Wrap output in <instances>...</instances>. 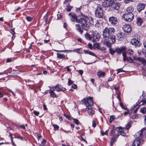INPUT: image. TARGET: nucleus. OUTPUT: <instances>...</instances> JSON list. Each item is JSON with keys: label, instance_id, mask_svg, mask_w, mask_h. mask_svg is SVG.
<instances>
[{"label": "nucleus", "instance_id": "nucleus-1", "mask_svg": "<svg viewBox=\"0 0 146 146\" xmlns=\"http://www.w3.org/2000/svg\"><path fill=\"white\" fill-rule=\"evenodd\" d=\"M115 32L114 29L111 27H105L104 29L102 42L104 45L110 47L111 44L115 42V36L113 35Z\"/></svg>", "mask_w": 146, "mask_h": 146}, {"label": "nucleus", "instance_id": "nucleus-2", "mask_svg": "<svg viewBox=\"0 0 146 146\" xmlns=\"http://www.w3.org/2000/svg\"><path fill=\"white\" fill-rule=\"evenodd\" d=\"M76 22L80 24L82 29L86 30L88 29L90 25L93 23L92 19L90 17L80 18L76 20Z\"/></svg>", "mask_w": 146, "mask_h": 146}, {"label": "nucleus", "instance_id": "nucleus-3", "mask_svg": "<svg viewBox=\"0 0 146 146\" xmlns=\"http://www.w3.org/2000/svg\"><path fill=\"white\" fill-rule=\"evenodd\" d=\"M130 127V124L128 123L125 126V128H122L121 127H119L117 128V131L122 136H126V132H127V129H129Z\"/></svg>", "mask_w": 146, "mask_h": 146}, {"label": "nucleus", "instance_id": "nucleus-4", "mask_svg": "<svg viewBox=\"0 0 146 146\" xmlns=\"http://www.w3.org/2000/svg\"><path fill=\"white\" fill-rule=\"evenodd\" d=\"M103 10L101 6L97 7L95 11V14L96 17L99 18H102L103 16Z\"/></svg>", "mask_w": 146, "mask_h": 146}, {"label": "nucleus", "instance_id": "nucleus-5", "mask_svg": "<svg viewBox=\"0 0 146 146\" xmlns=\"http://www.w3.org/2000/svg\"><path fill=\"white\" fill-rule=\"evenodd\" d=\"M123 17L125 21L130 22L133 19L134 15L132 13H126L123 15Z\"/></svg>", "mask_w": 146, "mask_h": 146}, {"label": "nucleus", "instance_id": "nucleus-6", "mask_svg": "<svg viewBox=\"0 0 146 146\" xmlns=\"http://www.w3.org/2000/svg\"><path fill=\"white\" fill-rule=\"evenodd\" d=\"M92 38L93 39L92 41L93 42L99 40L100 36V35L96 31L91 32Z\"/></svg>", "mask_w": 146, "mask_h": 146}, {"label": "nucleus", "instance_id": "nucleus-7", "mask_svg": "<svg viewBox=\"0 0 146 146\" xmlns=\"http://www.w3.org/2000/svg\"><path fill=\"white\" fill-rule=\"evenodd\" d=\"M86 102V101L85 102V105L86 106L85 110L88 112L89 115L92 116L95 113V111L92 109V106H88L89 104Z\"/></svg>", "mask_w": 146, "mask_h": 146}, {"label": "nucleus", "instance_id": "nucleus-8", "mask_svg": "<svg viewBox=\"0 0 146 146\" xmlns=\"http://www.w3.org/2000/svg\"><path fill=\"white\" fill-rule=\"evenodd\" d=\"M113 2V0H106L103 2L102 6L104 7H108L111 6Z\"/></svg>", "mask_w": 146, "mask_h": 146}, {"label": "nucleus", "instance_id": "nucleus-9", "mask_svg": "<svg viewBox=\"0 0 146 146\" xmlns=\"http://www.w3.org/2000/svg\"><path fill=\"white\" fill-rule=\"evenodd\" d=\"M93 98L91 97H89L87 98L84 99L82 100V101L84 103V105H85V102H86L87 103L89 104L88 106H91L90 105H92L93 104Z\"/></svg>", "mask_w": 146, "mask_h": 146}, {"label": "nucleus", "instance_id": "nucleus-10", "mask_svg": "<svg viewBox=\"0 0 146 146\" xmlns=\"http://www.w3.org/2000/svg\"><path fill=\"white\" fill-rule=\"evenodd\" d=\"M145 134H146V129L145 128H143L140 131L135 134L137 138H141V136Z\"/></svg>", "mask_w": 146, "mask_h": 146}, {"label": "nucleus", "instance_id": "nucleus-11", "mask_svg": "<svg viewBox=\"0 0 146 146\" xmlns=\"http://www.w3.org/2000/svg\"><path fill=\"white\" fill-rule=\"evenodd\" d=\"M123 29L125 32L127 33H130L132 30V27L130 25L125 24L123 26Z\"/></svg>", "mask_w": 146, "mask_h": 146}, {"label": "nucleus", "instance_id": "nucleus-12", "mask_svg": "<svg viewBox=\"0 0 146 146\" xmlns=\"http://www.w3.org/2000/svg\"><path fill=\"white\" fill-rule=\"evenodd\" d=\"M131 43L135 46H139V41L138 38L135 37L132 39L131 40Z\"/></svg>", "mask_w": 146, "mask_h": 146}, {"label": "nucleus", "instance_id": "nucleus-13", "mask_svg": "<svg viewBox=\"0 0 146 146\" xmlns=\"http://www.w3.org/2000/svg\"><path fill=\"white\" fill-rule=\"evenodd\" d=\"M109 19L110 23L113 25H116L117 23V18L115 17H110Z\"/></svg>", "mask_w": 146, "mask_h": 146}, {"label": "nucleus", "instance_id": "nucleus-14", "mask_svg": "<svg viewBox=\"0 0 146 146\" xmlns=\"http://www.w3.org/2000/svg\"><path fill=\"white\" fill-rule=\"evenodd\" d=\"M68 15L72 21H76V20H78L77 19V16L74 13H69Z\"/></svg>", "mask_w": 146, "mask_h": 146}, {"label": "nucleus", "instance_id": "nucleus-15", "mask_svg": "<svg viewBox=\"0 0 146 146\" xmlns=\"http://www.w3.org/2000/svg\"><path fill=\"white\" fill-rule=\"evenodd\" d=\"M125 46H122L119 48H115V50L117 53L120 54L121 53L123 52L125 50Z\"/></svg>", "mask_w": 146, "mask_h": 146}, {"label": "nucleus", "instance_id": "nucleus-16", "mask_svg": "<svg viewBox=\"0 0 146 146\" xmlns=\"http://www.w3.org/2000/svg\"><path fill=\"white\" fill-rule=\"evenodd\" d=\"M140 138L141 137H139L138 139H135L132 143V146H139V145L141 141H142Z\"/></svg>", "mask_w": 146, "mask_h": 146}, {"label": "nucleus", "instance_id": "nucleus-17", "mask_svg": "<svg viewBox=\"0 0 146 146\" xmlns=\"http://www.w3.org/2000/svg\"><path fill=\"white\" fill-rule=\"evenodd\" d=\"M145 5L142 3L139 4L137 6V9L139 12H140L142 10L144 9Z\"/></svg>", "mask_w": 146, "mask_h": 146}, {"label": "nucleus", "instance_id": "nucleus-18", "mask_svg": "<svg viewBox=\"0 0 146 146\" xmlns=\"http://www.w3.org/2000/svg\"><path fill=\"white\" fill-rule=\"evenodd\" d=\"M111 6L112 9L113 10H118L119 9V3H113Z\"/></svg>", "mask_w": 146, "mask_h": 146}, {"label": "nucleus", "instance_id": "nucleus-19", "mask_svg": "<svg viewBox=\"0 0 146 146\" xmlns=\"http://www.w3.org/2000/svg\"><path fill=\"white\" fill-rule=\"evenodd\" d=\"M118 135H113L111 138L110 142V145L112 146L113 144L116 141Z\"/></svg>", "mask_w": 146, "mask_h": 146}, {"label": "nucleus", "instance_id": "nucleus-20", "mask_svg": "<svg viewBox=\"0 0 146 146\" xmlns=\"http://www.w3.org/2000/svg\"><path fill=\"white\" fill-rule=\"evenodd\" d=\"M146 104V99H143L140 101L137 102V104L139 106L145 104Z\"/></svg>", "mask_w": 146, "mask_h": 146}, {"label": "nucleus", "instance_id": "nucleus-21", "mask_svg": "<svg viewBox=\"0 0 146 146\" xmlns=\"http://www.w3.org/2000/svg\"><path fill=\"white\" fill-rule=\"evenodd\" d=\"M66 90V89L65 88H63L62 86L59 84V87H57V88H56V91L58 92L60 91L64 92V91H65Z\"/></svg>", "mask_w": 146, "mask_h": 146}, {"label": "nucleus", "instance_id": "nucleus-22", "mask_svg": "<svg viewBox=\"0 0 146 146\" xmlns=\"http://www.w3.org/2000/svg\"><path fill=\"white\" fill-rule=\"evenodd\" d=\"M105 74V72L101 70H100L97 72V75L99 77H102L104 76Z\"/></svg>", "mask_w": 146, "mask_h": 146}, {"label": "nucleus", "instance_id": "nucleus-23", "mask_svg": "<svg viewBox=\"0 0 146 146\" xmlns=\"http://www.w3.org/2000/svg\"><path fill=\"white\" fill-rule=\"evenodd\" d=\"M143 22V21L141 18H138L137 19L136 23L138 26H141Z\"/></svg>", "mask_w": 146, "mask_h": 146}, {"label": "nucleus", "instance_id": "nucleus-24", "mask_svg": "<svg viewBox=\"0 0 146 146\" xmlns=\"http://www.w3.org/2000/svg\"><path fill=\"white\" fill-rule=\"evenodd\" d=\"M133 11V8L131 6L128 7L126 9L127 13H132V12Z\"/></svg>", "mask_w": 146, "mask_h": 146}, {"label": "nucleus", "instance_id": "nucleus-25", "mask_svg": "<svg viewBox=\"0 0 146 146\" xmlns=\"http://www.w3.org/2000/svg\"><path fill=\"white\" fill-rule=\"evenodd\" d=\"M49 92L50 94V96L52 98L56 97V95L55 93L53 92V90H49Z\"/></svg>", "mask_w": 146, "mask_h": 146}, {"label": "nucleus", "instance_id": "nucleus-26", "mask_svg": "<svg viewBox=\"0 0 146 146\" xmlns=\"http://www.w3.org/2000/svg\"><path fill=\"white\" fill-rule=\"evenodd\" d=\"M76 26V28L77 30L79 32H80L81 33H82L83 31L81 30L80 29V26L81 25H80V24H76L75 25Z\"/></svg>", "mask_w": 146, "mask_h": 146}, {"label": "nucleus", "instance_id": "nucleus-27", "mask_svg": "<svg viewBox=\"0 0 146 146\" xmlns=\"http://www.w3.org/2000/svg\"><path fill=\"white\" fill-rule=\"evenodd\" d=\"M57 58L60 59L64 58L65 57V55L64 54L57 53Z\"/></svg>", "mask_w": 146, "mask_h": 146}, {"label": "nucleus", "instance_id": "nucleus-28", "mask_svg": "<svg viewBox=\"0 0 146 146\" xmlns=\"http://www.w3.org/2000/svg\"><path fill=\"white\" fill-rule=\"evenodd\" d=\"M85 37L88 40H91L92 37L90 36V35L88 33H86L84 35Z\"/></svg>", "mask_w": 146, "mask_h": 146}, {"label": "nucleus", "instance_id": "nucleus-29", "mask_svg": "<svg viewBox=\"0 0 146 146\" xmlns=\"http://www.w3.org/2000/svg\"><path fill=\"white\" fill-rule=\"evenodd\" d=\"M116 52V50H115H115H114L113 49L111 48H110L109 49L110 53L112 55H113L114 53H115Z\"/></svg>", "mask_w": 146, "mask_h": 146}, {"label": "nucleus", "instance_id": "nucleus-30", "mask_svg": "<svg viewBox=\"0 0 146 146\" xmlns=\"http://www.w3.org/2000/svg\"><path fill=\"white\" fill-rule=\"evenodd\" d=\"M117 36L118 39H120L121 40V39L123 38V36L122 35V33H119L117 35Z\"/></svg>", "mask_w": 146, "mask_h": 146}, {"label": "nucleus", "instance_id": "nucleus-31", "mask_svg": "<svg viewBox=\"0 0 146 146\" xmlns=\"http://www.w3.org/2000/svg\"><path fill=\"white\" fill-rule=\"evenodd\" d=\"M72 6H71L69 4L67 6L66 9L67 11L69 12L72 9Z\"/></svg>", "mask_w": 146, "mask_h": 146}, {"label": "nucleus", "instance_id": "nucleus-32", "mask_svg": "<svg viewBox=\"0 0 146 146\" xmlns=\"http://www.w3.org/2000/svg\"><path fill=\"white\" fill-rule=\"evenodd\" d=\"M46 141L44 139L42 140L41 144H39V146H44L46 142Z\"/></svg>", "mask_w": 146, "mask_h": 146}, {"label": "nucleus", "instance_id": "nucleus-33", "mask_svg": "<svg viewBox=\"0 0 146 146\" xmlns=\"http://www.w3.org/2000/svg\"><path fill=\"white\" fill-rule=\"evenodd\" d=\"M134 53V51L131 49H129L127 51V53L129 55H132Z\"/></svg>", "mask_w": 146, "mask_h": 146}, {"label": "nucleus", "instance_id": "nucleus-34", "mask_svg": "<svg viewBox=\"0 0 146 146\" xmlns=\"http://www.w3.org/2000/svg\"><path fill=\"white\" fill-rule=\"evenodd\" d=\"M141 112L143 114H145L146 113V108H142L140 110Z\"/></svg>", "mask_w": 146, "mask_h": 146}, {"label": "nucleus", "instance_id": "nucleus-35", "mask_svg": "<svg viewBox=\"0 0 146 146\" xmlns=\"http://www.w3.org/2000/svg\"><path fill=\"white\" fill-rule=\"evenodd\" d=\"M59 84H57L55 86H54V87L53 86H52V87H51L50 88V90H53V91L55 90V89H56V88H57V87H59Z\"/></svg>", "mask_w": 146, "mask_h": 146}, {"label": "nucleus", "instance_id": "nucleus-36", "mask_svg": "<svg viewBox=\"0 0 146 146\" xmlns=\"http://www.w3.org/2000/svg\"><path fill=\"white\" fill-rule=\"evenodd\" d=\"M126 60L128 62L130 63L132 62L133 61V59L130 57H127L126 58Z\"/></svg>", "mask_w": 146, "mask_h": 146}, {"label": "nucleus", "instance_id": "nucleus-37", "mask_svg": "<svg viewBox=\"0 0 146 146\" xmlns=\"http://www.w3.org/2000/svg\"><path fill=\"white\" fill-rule=\"evenodd\" d=\"M115 117L114 116H111L110 117V121L111 123L112 121H113L115 119Z\"/></svg>", "mask_w": 146, "mask_h": 146}, {"label": "nucleus", "instance_id": "nucleus-38", "mask_svg": "<svg viewBox=\"0 0 146 146\" xmlns=\"http://www.w3.org/2000/svg\"><path fill=\"white\" fill-rule=\"evenodd\" d=\"M73 83V82L72 81L70 78H68V84L69 86L70 85Z\"/></svg>", "mask_w": 146, "mask_h": 146}, {"label": "nucleus", "instance_id": "nucleus-39", "mask_svg": "<svg viewBox=\"0 0 146 146\" xmlns=\"http://www.w3.org/2000/svg\"><path fill=\"white\" fill-rule=\"evenodd\" d=\"M138 114H135V115H133V116H131V118L133 119H137L138 118Z\"/></svg>", "mask_w": 146, "mask_h": 146}, {"label": "nucleus", "instance_id": "nucleus-40", "mask_svg": "<svg viewBox=\"0 0 146 146\" xmlns=\"http://www.w3.org/2000/svg\"><path fill=\"white\" fill-rule=\"evenodd\" d=\"M55 130H57L59 128V126L57 125L54 124L53 125Z\"/></svg>", "mask_w": 146, "mask_h": 146}, {"label": "nucleus", "instance_id": "nucleus-41", "mask_svg": "<svg viewBox=\"0 0 146 146\" xmlns=\"http://www.w3.org/2000/svg\"><path fill=\"white\" fill-rule=\"evenodd\" d=\"M120 105L121 106V107L123 109L125 110H127V109L124 106V105L123 104L121 103H120Z\"/></svg>", "mask_w": 146, "mask_h": 146}, {"label": "nucleus", "instance_id": "nucleus-42", "mask_svg": "<svg viewBox=\"0 0 146 146\" xmlns=\"http://www.w3.org/2000/svg\"><path fill=\"white\" fill-rule=\"evenodd\" d=\"M27 20L28 21H31L32 20V18L30 17L27 16L26 17Z\"/></svg>", "mask_w": 146, "mask_h": 146}, {"label": "nucleus", "instance_id": "nucleus-43", "mask_svg": "<svg viewBox=\"0 0 146 146\" xmlns=\"http://www.w3.org/2000/svg\"><path fill=\"white\" fill-rule=\"evenodd\" d=\"M73 120L74 121V123H75L77 125H78L79 124V122L78 121V120H77L76 119H74Z\"/></svg>", "mask_w": 146, "mask_h": 146}, {"label": "nucleus", "instance_id": "nucleus-44", "mask_svg": "<svg viewBox=\"0 0 146 146\" xmlns=\"http://www.w3.org/2000/svg\"><path fill=\"white\" fill-rule=\"evenodd\" d=\"M99 49L102 51H104L106 50V48L104 47H99Z\"/></svg>", "mask_w": 146, "mask_h": 146}, {"label": "nucleus", "instance_id": "nucleus-45", "mask_svg": "<svg viewBox=\"0 0 146 146\" xmlns=\"http://www.w3.org/2000/svg\"><path fill=\"white\" fill-rule=\"evenodd\" d=\"M80 50H81L80 48H78V49H76L75 50H73V51L74 52H77L78 53H80Z\"/></svg>", "mask_w": 146, "mask_h": 146}, {"label": "nucleus", "instance_id": "nucleus-46", "mask_svg": "<svg viewBox=\"0 0 146 146\" xmlns=\"http://www.w3.org/2000/svg\"><path fill=\"white\" fill-rule=\"evenodd\" d=\"M140 62L143 64H146V60L143 58H142Z\"/></svg>", "mask_w": 146, "mask_h": 146}, {"label": "nucleus", "instance_id": "nucleus-47", "mask_svg": "<svg viewBox=\"0 0 146 146\" xmlns=\"http://www.w3.org/2000/svg\"><path fill=\"white\" fill-rule=\"evenodd\" d=\"M108 130H107L106 131H105V132H102L101 133V134L102 135H106L108 134Z\"/></svg>", "mask_w": 146, "mask_h": 146}, {"label": "nucleus", "instance_id": "nucleus-48", "mask_svg": "<svg viewBox=\"0 0 146 146\" xmlns=\"http://www.w3.org/2000/svg\"><path fill=\"white\" fill-rule=\"evenodd\" d=\"M95 26L96 27H99L100 26V24L98 23V21H96V24H95Z\"/></svg>", "mask_w": 146, "mask_h": 146}, {"label": "nucleus", "instance_id": "nucleus-49", "mask_svg": "<svg viewBox=\"0 0 146 146\" xmlns=\"http://www.w3.org/2000/svg\"><path fill=\"white\" fill-rule=\"evenodd\" d=\"M33 113L36 116H38L39 114V112L36 111H34Z\"/></svg>", "mask_w": 146, "mask_h": 146}, {"label": "nucleus", "instance_id": "nucleus-50", "mask_svg": "<svg viewBox=\"0 0 146 146\" xmlns=\"http://www.w3.org/2000/svg\"><path fill=\"white\" fill-rule=\"evenodd\" d=\"M92 126L94 127H95L96 126V123L94 121H92Z\"/></svg>", "mask_w": 146, "mask_h": 146}, {"label": "nucleus", "instance_id": "nucleus-51", "mask_svg": "<svg viewBox=\"0 0 146 146\" xmlns=\"http://www.w3.org/2000/svg\"><path fill=\"white\" fill-rule=\"evenodd\" d=\"M89 54H90V55H92L94 56H96L95 54L92 52L90 51V52H89Z\"/></svg>", "mask_w": 146, "mask_h": 146}, {"label": "nucleus", "instance_id": "nucleus-52", "mask_svg": "<svg viewBox=\"0 0 146 146\" xmlns=\"http://www.w3.org/2000/svg\"><path fill=\"white\" fill-rule=\"evenodd\" d=\"M115 130L114 129H113L112 130L111 132V135H113H113L115 134Z\"/></svg>", "mask_w": 146, "mask_h": 146}, {"label": "nucleus", "instance_id": "nucleus-53", "mask_svg": "<svg viewBox=\"0 0 146 146\" xmlns=\"http://www.w3.org/2000/svg\"><path fill=\"white\" fill-rule=\"evenodd\" d=\"M72 88L74 89H76L77 88V86L75 84H73L72 85Z\"/></svg>", "mask_w": 146, "mask_h": 146}, {"label": "nucleus", "instance_id": "nucleus-54", "mask_svg": "<svg viewBox=\"0 0 146 146\" xmlns=\"http://www.w3.org/2000/svg\"><path fill=\"white\" fill-rule=\"evenodd\" d=\"M10 32L13 35H14L15 34V31L12 29L10 30Z\"/></svg>", "mask_w": 146, "mask_h": 146}, {"label": "nucleus", "instance_id": "nucleus-55", "mask_svg": "<svg viewBox=\"0 0 146 146\" xmlns=\"http://www.w3.org/2000/svg\"><path fill=\"white\" fill-rule=\"evenodd\" d=\"M12 61V59L11 58H8L7 59L6 62H9Z\"/></svg>", "mask_w": 146, "mask_h": 146}, {"label": "nucleus", "instance_id": "nucleus-56", "mask_svg": "<svg viewBox=\"0 0 146 146\" xmlns=\"http://www.w3.org/2000/svg\"><path fill=\"white\" fill-rule=\"evenodd\" d=\"M66 69L67 71L69 72H70L71 70V69L69 68V66L66 67Z\"/></svg>", "mask_w": 146, "mask_h": 146}, {"label": "nucleus", "instance_id": "nucleus-57", "mask_svg": "<svg viewBox=\"0 0 146 146\" xmlns=\"http://www.w3.org/2000/svg\"><path fill=\"white\" fill-rule=\"evenodd\" d=\"M57 19H60L61 17V15L60 14H58L57 15Z\"/></svg>", "mask_w": 146, "mask_h": 146}, {"label": "nucleus", "instance_id": "nucleus-58", "mask_svg": "<svg viewBox=\"0 0 146 146\" xmlns=\"http://www.w3.org/2000/svg\"><path fill=\"white\" fill-rule=\"evenodd\" d=\"M88 46L90 49H92V45L91 44H88Z\"/></svg>", "mask_w": 146, "mask_h": 146}, {"label": "nucleus", "instance_id": "nucleus-59", "mask_svg": "<svg viewBox=\"0 0 146 146\" xmlns=\"http://www.w3.org/2000/svg\"><path fill=\"white\" fill-rule=\"evenodd\" d=\"M142 58H140V57H137L136 59H135L136 60H138L139 61H141V59Z\"/></svg>", "mask_w": 146, "mask_h": 146}, {"label": "nucleus", "instance_id": "nucleus-60", "mask_svg": "<svg viewBox=\"0 0 146 146\" xmlns=\"http://www.w3.org/2000/svg\"><path fill=\"white\" fill-rule=\"evenodd\" d=\"M142 52L145 54H146V49H143V50H142Z\"/></svg>", "mask_w": 146, "mask_h": 146}, {"label": "nucleus", "instance_id": "nucleus-61", "mask_svg": "<svg viewBox=\"0 0 146 146\" xmlns=\"http://www.w3.org/2000/svg\"><path fill=\"white\" fill-rule=\"evenodd\" d=\"M78 72L80 75H82L83 74V71L82 70H80L78 71Z\"/></svg>", "mask_w": 146, "mask_h": 146}, {"label": "nucleus", "instance_id": "nucleus-62", "mask_svg": "<svg viewBox=\"0 0 146 146\" xmlns=\"http://www.w3.org/2000/svg\"><path fill=\"white\" fill-rule=\"evenodd\" d=\"M113 79V78H109L108 80V82L111 81H112Z\"/></svg>", "mask_w": 146, "mask_h": 146}, {"label": "nucleus", "instance_id": "nucleus-63", "mask_svg": "<svg viewBox=\"0 0 146 146\" xmlns=\"http://www.w3.org/2000/svg\"><path fill=\"white\" fill-rule=\"evenodd\" d=\"M81 7V6H80L79 8H76V11L77 12H78L80 10Z\"/></svg>", "mask_w": 146, "mask_h": 146}, {"label": "nucleus", "instance_id": "nucleus-64", "mask_svg": "<svg viewBox=\"0 0 146 146\" xmlns=\"http://www.w3.org/2000/svg\"><path fill=\"white\" fill-rule=\"evenodd\" d=\"M84 51L85 52V53H86V54H89V52H90L88 50H84Z\"/></svg>", "mask_w": 146, "mask_h": 146}]
</instances>
